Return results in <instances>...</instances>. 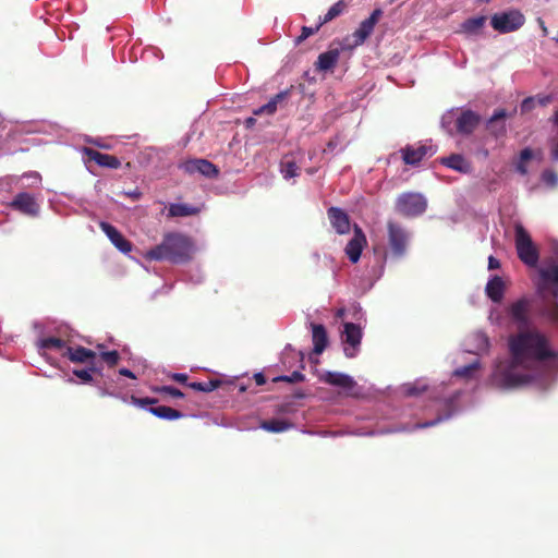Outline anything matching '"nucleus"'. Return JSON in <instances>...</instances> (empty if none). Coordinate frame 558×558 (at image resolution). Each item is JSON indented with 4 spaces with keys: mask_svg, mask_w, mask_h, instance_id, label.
I'll use <instances>...</instances> for the list:
<instances>
[{
    "mask_svg": "<svg viewBox=\"0 0 558 558\" xmlns=\"http://www.w3.org/2000/svg\"><path fill=\"white\" fill-rule=\"evenodd\" d=\"M511 360L499 362L490 383L499 389H514L530 384L534 376L530 369L535 362L556 359L547 337L538 330L525 329L509 338Z\"/></svg>",
    "mask_w": 558,
    "mask_h": 558,
    "instance_id": "obj_1",
    "label": "nucleus"
},
{
    "mask_svg": "<svg viewBox=\"0 0 558 558\" xmlns=\"http://www.w3.org/2000/svg\"><path fill=\"white\" fill-rule=\"evenodd\" d=\"M537 294L543 300L539 315L558 328V263L547 260L538 268Z\"/></svg>",
    "mask_w": 558,
    "mask_h": 558,
    "instance_id": "obj_2",
    "label": "nucleus"
},
{
    "mask_svg": "<svg viewBox=\"0 0 558 558\" xmlns=\"http://www.w3.org/2000/svg\"><path fill=\"white\" fill-rule=\"evenodd\" d=\"M193 243L189 236L179 232H168L160 244L146 251L148 260H168L173 264L186 263L192 258Z\"/></svg>",
    "mask_w": 558,
    "mask_h": 558,
    "instance_id": "obj_3",
    "label": "nucleus"
},
{
    "mask_svg": "<svg viewBox=\"0 0 558 558\" xmlns=\"http://www.w3.org/2000/svg\"><path fill=\"white\" fill-rule=\"evenodd\" d=\"M514 242L520 260L529 267H535L539 259V252L521 223L514 226Z\"/></svg>",
    "mask_w": 558,
    "mask_h": 558,
    "instance_id": "obj_4",
    "label": "nucleus"
},
{
    "mask_svg": "<svg viewBox=\"0 0 558 558\" xmlns=\"http://www.w3.org/2000/svg\"><path fill=\"white\" fill-rule=\"evenodd\" d=\"M381 15L383 10L375 9L367 19L361 22L360 26L352 33V35L343 38L340 43V50H353L354 48L363 45L374 32L375 25L378 23Z\"/></svg>",
    "mask_w": 558,
    "mask_h": 558,
    "instance_id": "obj_5",
    "label": "nucleus"
},
{
    "mask_svg": "<svg viewBox=\"0 0 558 558\" xmlns=\"http://www.w3.org/2000/svg\"><path fill=\"white\" fill-rule=\"evenodd\" d=\"M381 15L383 10L375 9L367 19L361 22L360 26L352 33V35L343 38L340 43V50H353L354 48L363 45L374 32L375 25L378 23Z\"/></svg>",
    "mask_w": 558,
    "mask_h": 558,
    "instance_id": "obj_6",
    "label": "nucleus"
},
{
    "mask_svg": "<svg viewBox=\"0 0 558 558\" xmlns=\"http://www.w3.org/2000/svg\"><path fill=\"white\" fill-rule=\"evenodd\" d=\"M381 15L383 10L375 9L367 19L361 22L360 26L352 33V35L343 38L340 43V50H353L354 48L363 45L374 32L375 25L378 23Z\"/></svg>",
    "mask_w": 558,
    "mask_h": 558,
    "instance_id": "obj_7",
    "label": "nucleus"
},
{
    "mask_svg": "<svg viewBox=\"0 0 558 558\" xmlns=\"http://www.w3.org/2000/svg\"><path fill=\"white\" fill-rule=\"evenodd\" d=\"M387 239L392 255L397 258L403 257L411 241V233L401 223L388 220Z\"/></svg>",
    "mask_w": 558,
    "mask_h": 558,
    "instance_id": "obj_8",
    "label": "nucleus"
},
{
    "mask_svg": "<svg viewBox=\"0 0 558 558\" xmlns=\"http://www.w3.org/2000/svg\"><path fill=\"white\" fill-rule=\"evenodd\" d=\"M531 307L532 300L527 296H522L508 306L507 314L519 331L530 328L532 324Z\"/></svg>",
    "mask_w": 558,
    "mask_h": 558,
    "instance_id": "obj_9",
    "label": "nucleus"
},
{
    "mask_svg": "<svg viewBox=\"0 0 558 558\" xmlns=\"http://www.w3.org/2000/svg\"><path fill=\"white\" fill-rule=\"evenodd\" d=\"M426 207V199L418 193H403L396 201V210L404 217L420 216Z\"/></svg>",
    "mask_w": 558,
    "mask_h": 558,
    "instance_id": "obj_10",
    "label": "nucleus"
},
{
    "mask_svg": "<svg viewBox=\"0 0 558 558\" xmlns=\"http://www.w3.org/2000/svg\"><path fill=\"white\" fill-rule=\"evenodd\" d=\"M524 22V15L518 10L496 13L490 19L492 27L500 34L518 31Z\"/></svg>",
    "mask_w": 558,
    "mask_h": 558,
    "instance_id": "obj_11",
    "label": "nucleus"
},
{
    "mask_svg": "<svg viewBox=\"0 0 558 558\" xmlns=\"http://www.w3.org/2000/svg\"><path fill=\"white\" fill-rule=\"evenodd\" d=\"M367 240L362 228L357 225L353 227V236L348 242L344 251L351 263L355 264L359 262L363 248L366 246Z\"/></svg>",
    "mask_w": 558,
    "mask_h": 558,
    "instance_id": "obj_12",
    "label": "nucleus"
},
{
    "mask_svg": "<svg viewBox=\"0 0 558 558\" xmlns=\"http://www.w3.org/2000/svg\"><path fill=\"white\" fill-rule=\"evenodd\" d=\"M362 339V330L361 328L353 323H345L344 330L342 335V340L345 344L350 347L344 348V354L347 357H354L357 351V348L361 343Z\"/></svg>",
    "mask_w": 558,
    "mask_h": 558,
    "instance_id": "obj_13",
    "label": "nucleus"
},
{
    "mask_svg": "<svg viewBox=\"0 0 558 558\" xmlns=\"http://www.w3.org/2000/svg\"><path fill=\"white\" fill-rule=\"evenodd\" d=\"M10 207L27 216H37L39 213L35 197L26 192L19 193L10 203Z\"/></svg>",
    "mask_w": 558,
    "mask_h": 558,
    "instance_id": "obj_14",
    "label": "nucleus"
},
{
    "mask_svg": "<svg viewBox=\"0 0 558 558\" xmlns=\"http://www.w3.org/2000/svg\"><path fill=\"white\" fill-rule=\"evenodd\" d=\"M327 216L332 229L338 234L343 235L350 232L351 220L343 209L332 206L327 209Z\"/></svg>",
    "mask_w": 558,
    "mask_h": 558,
    "instance_id": "obj_15",
    "label": "nucleus"
},
{
    "mask_svg": "<svg viewBox=\"0 0 558 558\" xmlns=\"http://www.w3.org/2000/svg\"><path fill=\"white\" fill-rule=\"evenodd\" d=\"M182 168L186 173H201L206 178H216L219 174L218 168L206 159L187 160L182 165Z\"/></svg>",
    "mask_w": 558,
    "mask_h": 558,
    "instance_id": "obj_16",
    "label": "nucleus"
},
{
    "mask_svg": "<svg viewBox=\"0 0 558 558\" xmlns=\"http://www.w3.org/2000/svg\"><path fill=\"white\" fill-rule=\"evenodd\" d=\"M99 228L120 252L130 253L132 251V243L126 240L114 226L106 221H100Z\"/></svg>",
    "mask_w": 558,
    "mask_h": 558,
    "instance_id": "obj_17",
    "label": "nucleus"
},
{
    "mask_svg": "<svg viewBox=\"0 0 558 558\" xmlns=\"http://www.w3.org/2000/svg\"><path fill=\"white\" fill-rule=\"evenodd\" d=\"M83 154L88 161H94L102 168L118 169L121 166V161L116 156L102 154L89 147H84Z\"/></svg>",
    "mask_w": 558,
    "mask_h": 558,
    "instance_id": "obj_18",
    "label": "nucleus"
},
{
    "mask_svg": "<svg viewBox=\"0 0 558 558\" xmlns=\"http://www.w3.org/2000/svg\"><path fill=\"white\" fill-rule=\"evenodd\" d=\"M481 117L472 110H464L456 121L457 131L460 134L470 135L478 126Z\"/></svg>",
    "mask_w": 558,
    "mask_h": 558,
    "instance_id": "obj_19",
    "label": "nucleus"
},
{
    "mask_svg": "<svg viewBox=\"0 0 558 558\" xmlns=\"http://www.w3.org/2000/svg\"><path fill=\"white\" fill-rule=\"evenodd\" d=\"M402 159L405 165L416 166L427 155H433L432 147L426 145H420L417 147L408 145L401 149Z\"/></svg>",
    "mask_w": 558,
    "mask_h": 558,
    "instance_id": "obj_20",
    "label": "nucleus"
},
{
    "mask_svg": "<svg viewBox=\"0 0 558 558\" xmlns=\"http://www.w3.org/2000/svg\"><path fill=\"white\" fill-rule=\"evenodd\" d=\"M62 356H66L73 363L95 364L94 360L96 357V352L82 345L76 348L66 347Z\"/></svg>",
    "mask_w": 558,
    "mask_h": 558,
    "instance_id": "obj_21",
    "label": "nucleus"
},
{
    "mask_svg": "<svg viewBox=\"0 0 558 558\" xmlns=\"http://www.w3.org/2000/svg\"><path fill=\"white\" fill-rule=\"evenodd\" d=\"M507 118V112L505 109H498L494 112V114L488 119L486 123V129L488 132L495 137L499 138L506 135L507 129L504 120Z\"/></svg>",
    "mask_w": 558,
    "mask_h": 558,
    "instance_id": "obj_22",
    "label": "nucleus"
},
{
    "mask_svg": "<svg viewBox=\"0 0 558 558\" xmlns=\"http://www.w3.org/2000/svg\"><path fill=\"white\" fill-rule=\"evenodd\" d=\"M320 379L328 385L340 387L344 390H351L356 385L351 376L338 372H326L322 375Z\"/></svg>",
    "mask_w": 558,
    "mask_h": 558,
    "instance_id": "obj_23",
    "label": "nucleus"
},
{
    "mask_svg": "<svg viewBox=\"0 0 558 558\" xmlns=\"http://www.w3.org/2000/svg\"><path fill=\"white\" fill-rule=\"evenodd\" d=\"M312 326V339H313V352L317 355L322 354L328 345V336L326 328L320 324H311Z\"/></svg>",
    "mask_w": 558,
    "mask_h": 558,
    "instance_id": "obj_24",
    "label": "nucleus"
},
{
    "mask_svg": "<svg viewBox=\"0 0 558 558\" xmlns=\"http://www.w3.org/2000/svg\"><path fill=\"white\" fill-rule=\"evenodd\" d=\"M339 56H340L339 49H330L326 52L320 53L315 63L316 69L319 71L332 70L338 62Z\"/></svg>",
    "mask_w": 558,
    "mask_h": 558,
    "instance_id": "obj_25",
    "label": "nucleus"
},
{
    "mask_svg": "<svg viewBox=\"0 0 558 558\" xmlns=\"http://www.w3.org/2000/svg\"><path fill=\"white\" fill-rule=\"evenodd\" d=\"M487 296L495 303L502 300L505 293V283L499 276L492 278L485 288Z\"/></svg>",
    "mask_w": 558,
    "mask_h": 558,
    "instance_id": "obj_26",
    "label": "nucleus"
},
{
    "mask_svg": "<svg viewBox=\"0 0 558 558\" xmlns=\"http://www.w3.org/2000/svg\"><path fill=\"white\" fill-rule=\"evenodd\" d=\"M441 163L461 173L469 172L471 168L470 163L465 160V158L459 154H451L448 157H444L441 159Z\"/></svg>",
    "mask_w": 558,
    "mask_h": 558,
    "instance_id": "obj_27",
    "label": "nucleus"
},
{
    "mask_svg": "<svg viewBox=\"0 0 558 558\" xmlns=\"http://www.w3.org/2000/svg\"><path fill=\"white\" fill-rule=\"evenodd\" d=\"M148 411L153 415L168 421L179 420L184 416V414L181 411L172 409L167 405L150 407Z\"/></svg>",
    "mask_w": 558,
    "mask_h": 558,
    "instance_id": "obj_28",
    "label": "nucleus"
},
{
    "mask_svg": "<svg viewBox=\"0 0 558 558\" xmlns=\"http://www.w3.org/2000/svg\"><path fill=\"white\" fill-rule=\"evenodd\" d=\"M349 7L348 0H339L332 4L324 16L319 17V25L327 24L340 16Z\"/></svg>",
    "mask_w": 558,
    "mask_h": 558,
    "instance_id": "obj_29",
    "label": "nucleus"
},
{
    "mask_svg": "<svg viewBox=\"0 0 558 558\" xmlns=\"http://www.w3.org/2000/svg\"><path fill=\"white\" fill-rule=\"evenodd\" d=\"M486 23V16H476L465 20L461 24V32L468 35H476L484 27Z\"/></svg>",
    "mask_w": 558,
    "mask_h": 558,
    "instance_id": "obj_30",
    "label": "nucleus"
},
{
    "mask_svg": "<svg viewBox=\"0 0 558 558\" xmlns=\"http://www.w3.org/2000/svg\"><path fill=\"white\" fill-rule=\"evenodd\" d=\"M260 428L269 433H282L293 428V424L284 420H268L260 423Z\"/></svg>",
    "mask_w": 558,
    "mask_h": 558,
    "instance_id": "obj_31",
    "label": "nucleus"
},
{
    "mask_svg": "<svg viewBox=\"0 0 558 558\" xmlns=\"http://www.w3.org/2000/svg\"><path fill=\"white\" fill-rule=\"evenodd\" d=\"M198 213V209L187 204H170L168 208L169 217H187Z\"/></svg>",
    "mask_w": 558,
    "mask_h": 558,
    "instance_id": "obj_32",
    "label": "nucleus"
},
{
    "mask_svg": "<svg viewBox=\"0 0 558 558\" xmlns=\"http://www.w3.org/2000/svg\"><path fill=\"white\" fill-rule=\"evenodd\" d=\"M38 347L44 350H66V342L60 338L48 337L40 339L38 342Z\"/></svg>",
    "mask_w": 558,
    "mask_h": 558,
    "instance_id": "obj_33",
    "label": "nucleus"
},
{
    "mask_svg": "<svg viewBox=\"0 0 558 558\" xmlns=\"http://www.w3.org/2000/svg\"><path fill=\"white\" fill-rule=\"evenodd\" d=\"M280 171L284 179H291L300 174V167L293 160L283 159L280 163Z\"/></svg>",
    "mask_w": 558,
    "mask_h": 558,
    "instance_id": "obj_34",
    "label": "nucleus"
},
{
    "mask_svg": "<svg viewBox=\"0 0 558 558\" xmlns=\"http://www.w3.org/2000/svg\"><path fill=\"white\" fill-rule=\"evenodd\" d=\"M220 386V380L218 379H210L207 381L202 383H191L189 384V387L196 391H203V392H211L216 388Z\"/></svg>",
    "mask_w": 558,
    "mask_h": 558,
    "instance_id": "obj_35",
    "label": "nucleus"
},
{
    "mask_svg": "<svg viewBox=\"0 0 558 558\" xmlns=\"http://www.w3.org/2000/svg\"><path fill=\"white\" fill-rule=\"evenodd\" d=\"M92 373L100 374V371L96 367L95 364H90V366L85 369H74L73 371V374L85 384H89L93 381Z\"/></svg>",
    "mask_w": 558,
    "mask_h": 558,
    "instance_id": "obj_36",
    "label": "nucleus"
},
{
    "mask_svg": "<svg viewBox=\"0 0 558 558\" xmlns=\"http://www.w3.org/2000/svg\"><path fill=\"white\" fill-rule=\"evenodd\" d=\"M100 359L110 367L116 366L120 362V354L118 351H101Z\"/></svg>",
    "mask_w": 558,
    "mask_h": 558,
    "instance_id": "obj_37",
    "label": "nucleus"
},
{
    "mask_svg": "<svg viewBox=\"0 0 558 558\" xmlns=\"http://www.w3.org/2000/svg\"><path fill=\"white\" fill-rule=\"evenodd\" d=\"M322 26L323 25H319V23L315 27L303 26L301 29V35L298 36L295 39V44L299 45L302 41H304L307 37H310L311 35L316 34Z\"/></svg>",
    "mask_w": 558,
    "mask_h": 558,
    "instance_id": "obj_38",
    "label": "nucleus"
},
{
    "mask_svg": "<svg viewBox=\"0 0 558 558\" xmlns=\"http://www.w3.org/2000/svg\"><path fill=\"white\" fill-rule=\"evenodd\" d=\"M155 391L163 395H168L172 398H183L184 393L173 386H161L155 389Z\"/></svg>",
    "mask_w": 558,
    "mask_h": 558,
    "instance_id": "obj_39",
    "label": "nucleus"
},
{
    "mask_svg": "<svg viewBox=\"0 0 558 558\" xmlns=\"http://www.w3.org/2000/svg\"><path fill=\"white\" fill-rule=\"evenodd\" d=\"M304 380V375L301 372H293L291 375L287 376H278L274 379V381H287V383H300Z\"/></svg>",
    "mask_w": 558,
    "mask_h": 558,
    "instance_id": "obj_40",
    "label": "nucleus"
},
{
    "mask_svg": "<svg viewBox=\"0 0 558 558\" xmlns=\"http://www.w3.org/2000/svg\"><path fill=\"white\" fill-rule=\"evenodd\" d=\"M277 111V107L275 106V102L269 100L267 104L260 106L256 110H254L255 116H262V114H268L271 116Z\"/></svg>",
    "mask_w": 558,
    "mask_h": 558,
    "instance_id": "obj_41",
    "label": "nucleus"
},
{
    "mask_svg": "<svg viewBox=\"0 0 558 558\" xmlns=\"http://www.w3.org/2000/svg\"><path fill=\"white\" fill-rule=\"evenodd\" d=\"M131 402L134 405H137V407H145V405H154V404H156L157 403V399L149 398V397L137 398L135 396H132L131 397Z\"/></svg>",
    "mask_w": 558,
    "mask_h": 558,
    "instance_id": "obj_42",
    "label": "nucleus"
},
{
    "mask_svg": "<svg viewBox=\"0 0 558 558\" xmlns=\"http://www.w3.org/2000/svg\"><path fill=\"white\" fill-rule=\"evenodd\" d=\"M542 179L543 181L548 184V185H556L557 182H558V177L557 174L551 171V170H545L543 173H542Z\"/></svg>",
    "mask_w": 558,
    "mask_h": 558,
    "instance_id": "obj_43",
    "label": "nucleus"
},
{
    "mask_svg": "<svg viewBox=\"0 0 558 558\" xmlns=\"http://www.w3.org/2000/svg\"><path fill=\"white\" fill-rule=\"evenodd\" d=\"M291 88H288L286 90H282L275 95L270 100L275 102V106L278 108V106L282 105L283 101H286L290 95Z\"/></svg>",
    "mask_w": 558,
    "mask_h": 558,
    "instance_id": "obj_44",
    "label": "nucleus"
},
{
    "mask_svg": "<svg viewBox=\"0 0 558 558\" xmlns=\"http://www.w3.org/2000/svg\"><path fill=\"white\" fill-rule=\"evenodd\" d=\"M291 88H288L286 90H282L275 95L270 100L275 102V106L278 108V106L282 105L283 101H286L290 95Z\"/></svg>",
    "mask_w": 558,
    "mask_h": 558,
    "instance_id": "obj_45",
    "label": "nucleus"
},
{
    "mask_svg": "<svg viewBox=\"0 0 558 558\" xmlns=\"http://www.w3.org/2000/svg\"><path fill=\"white\" fill-rule=\"evenodd\" d=\"M291 88H288L286 90H282L275 95L270 100L275 102V106L278 108V106L282 105L283 101H286L290 95Z\"/></svg>",
    "mask_w": 558,
    "mask_h": 558,
    "instance_id": "obj_46",
    "label": "nucleus"
},
{
    "mask_svg": "<svg viewBox=\"0 0 558 558\" xmlns=\"http://www.w3.org/2000/svg\"><path fill=\"white\" fill-rule=\"evenodd\" d=\"M535 108V97H526L521 102L520 109L522 113L532 111Z\"/></svg>",
    "mask_w": 558,
    "mask_h": 558,
    "instance_id": "obj_47",
    "label": "nucleus"
},
{
    "mask_svg": "<svg viewBox=\"0 0 558 558\" xmlns=\"http://www.w3.org/2000/svg\"><path fill=\"white\" fill-rule=\"evenodd\" d=\"M475 369H476V365L475 364H471V365L458 368L456 371V375L462 376V377H466V376H470Z\"/></svg>",
    "mask_w": 558,
    "mask_h": 558,
    "instance_id": "obj_48",
    "label": "nucleus"
},
{
    "mask_svg": "<svg viewBox=\"0 0 558 558\" xmlns=\"http://www.w3.org/2000/svg\"><path fill=\"white\" fill-rule=\"evenodd\" d=\"M554 100V97L553 95H537L535 97V102L537 101V104L542 107H546L547 105H549L551 101Z\"/></svg>",
    "mask_w": 558,
    "mask_h": 558,
    "instance_id": "obj_49",
    "label": "nucleus"
},
{
    "mask_svg": "<svg viewBox=\"0 0 558 558\" xmlns=\"http://www.w3.org/2000/svg\"><path fill=\"white\" fill-rule=\"evenodd\" d=\"M533 158V150L529 147L524 148L521 150L520 153V161L522 162H527L529 160H531Z\"/></svg>",
    "mask_w": 558,
    "mask_h": 558,
    "instance_id": "obj_50",
    "label": "nucleus"
},
{
    "mask_svg": "<svg viewBox=\"0 0 558 558\" xmlns=\"http://www.w3.org/2000/svg\"><path fill=\"white\" fill-rule=\"evenodd\" d=\"M171 378L180 384H185L189 376L186 374H183V373H173L171 375Z\"/></svg>",
    "mask_w": 558,
    "mask_h": 558,
    "instance_id": "obj_51",
    "label": "nucleus"
},
{
    "mask_svg": "<svg viewBox=\"0 0 558 558\" xmlns=\"http://www.w3.org/2000/svg\"><path fill=\"white\" fill-rule=\"evenodd\" d=\"M500 267V262L494 256L488 257V269H498Z\"/></svg>",
    "mask_w": 558,
    "mask_h": 558,
    "instance_id": "obj_52",
    "label": "nucleus"
},
{
    "mask_svg": "<svg viewBox=\"0 0 558 558\" xmlns=\"http://www.w3.org/2000/svg\"><path fill=\"white\" fill-rule=\"evenodd\" d=\"M423 390H425V388L418 389L415 386H408L405 389L408 396H416L421 393Z\"/></svg>",
    "mask_w": 558,
    "mask_h": 558,
    "instance_id": "obj_53",
    "label": "nucleus"
},
{
    "mask_svg": "<svg viewBox=\"0 0 558 558\" xmlns=\"http://www.w3.org/2000/svg\"><path fill=\"white\" fill-rule=\"evenodd\" d=\"M441 418L438 417L437 420L435 421H429V422H424V423H420V424H416L415 425V428H426V427H430V426H434L436 425L438 422H440Z\"/></svg>",
    "mask_w": 558,
    "mask_h": 558,
    "instance_id": "obj_54",
    "label": "nucleus"
},
{
    "mask_svg": "<svg viewBox=\"0 0 558 558\" xmlns=\"http://www.w3.org/2000/svg\"><path fill=\"white\" fill-rule=\"evenodd\" d=\"M254 380L257 386H263L264 384H266V377L262 373H256L254 375Z\"/></svg>",
    "mask_w": 558,
    "mask_h": 558,
    "instance_id": "obj_55",
    "label": "nucleus"
},
{
    "mask_svg": "<svg viewBox=\"0 0 558 558\" xmlns=\"http://www.w3.org/2000/svg\"><path fill=\"white\" fill-rule=\"evenodd\" d=\"M119 374L121 376H124V377H128V378H132V379H135L136 376L134 375V373L132 371H130L129 368H120L119 369Z\"/></svg>",
    "mask_w": 558,
    "mask_h": 558,
    "instance_id": "obj_56",
    "label": "nucleus"
},
{
    "mask_svg": "<svg viewBox=\"0 0 558 558\" xmlns=\"http://www.w3.org/2000/svg\"><path fill=\"white\" fill-rule=\"evenodd\" d=\"M515 169L517 171L522 174V175H525L527 173V168L525 166V162H522L519 160V162L517 163L515 166Z\"/></svg>",
    "mask_w": 558,
    "mask_h": 558,
    "instance_id": "obj_57",
    "label": "nucleus"
},
{
    "mask_svg": "<svg viewBox=\"0 0 558 558\" xmlns=\"http://www.w3.org/2000/svg\"><path fill=\"white\" fill-rule=\"evenodd\" d=\"M537 23H538V25H539V27L542 29L543 36H547L548 35V28L546 27L545 22L543 21V19L538 17L537 19Z\"/></svg>",
    "mask_w": 558,
    "mask_h": 558,
    "instance_id": "obj_58",
    "label": "nucleus"
},
{
    "mask_svg": "<svg viewBox=\"0 0 558 558\" xmlns=\"http://www.w3.org/2000/svg\"><path fill=\"white\" fill-rule=\"evenodd\" d=\"M551 158L558 160V143L551 149Z\"/></svg>",
    "mask_w": 558,
    "mask_h": 558,
    "instance_id": "obj_59",
    "label": "nucleus"
},
{
    "mask_svg": "<svg viewBox=\"0 0 558 558\" xmlns=\"http://www.w3.org/2000/svg\"><path fill=\"white\" fill-rule=\"evenodd\" d=\"M550 120L556 126H558V110L555 112Z\"/></svg>",
    "mask_w": 558,
    "mask_h": 558,
    "instance_id": "obj_60",
    "label": "nucleus"
},
{
    "mask_svg": "<svg viewBox=\"0 0 558 558\" xmlns=\"http://www.w3.org/2000/svg\"><path fill=\"white\" fill-rule=\"evenodd\" d=\"M254 123H255V119H254V118H248V119H246V125H247V126H251V125H253Z\"/></svg>",
    "mask_w": 558,
    "mask_h": 558,
    "instance_id": "obj_61",
    "label": "nucleus"
},
{
    "mask_svg": "<svg viewBox=\"0 0 558 558\" xmlns=\"http://www.w3.org/2000/svg\"><path fill=\"white\" fill-rule=\"evenodd\" d=\"M133 198L137 199L140 196H141V193L140 192H134L132 194H130Z\"/></svg>",
    "mask_w": 558,
    "mask_h": 558,
    "instance_id": "obj_62",
    "label": "nucleus"
},
{
    "mask_svg": "<svg viewBox=\"0 0 558 558\" xmlns=\"http://www.w3.org/2000/svg\"><path fill=\"white\" fill-rule=\"evenodd\" d=\"M279 411H280V412H287L288 410H287V408H286V407H281Z\"/></svg>",
    "mask_w": 558,
    "mask_h": 558,
    "instance_id": "obj_63",
    "label": "nucleus"
},
{
    "mask_svg": "<svg viewBox=\"0 0 558 558\" xmlns=\"http://www.w3.org/2000/svg\"><path fill=\"white\" fill-rule=\"evenodd\" d=\"M100 395H101V396H106V395H107V392H106L105 390H101Z\"/></svg>",
    "mask_w": 558,
    "mask_h": 558,
    "instance_id": "obj_64",
    "label": "nucleus"
}]
</instances>
